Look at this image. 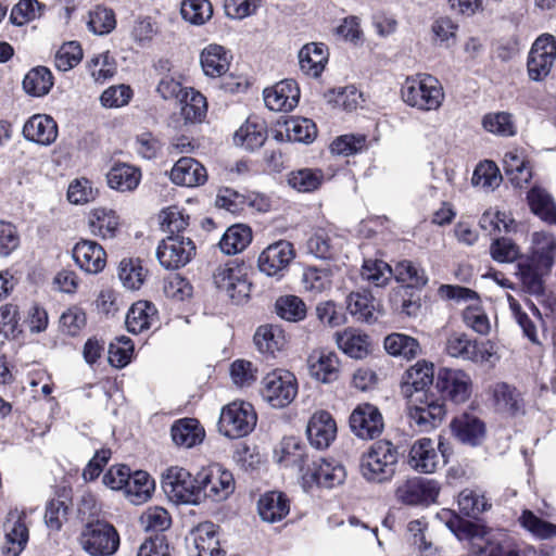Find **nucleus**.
Masks as SVG:
<instances>
[{
  "label": "nucleus",
  "instance_id": "nucleus-48",
  "mask_svg": "<svg viewBox=\"0 0 556 556\" xmlns=\"http://www.w3.org/2000/svg\"><path fill=\"white\" fill-rule=\"evenodd\" d=\"M266 138L267 131L264 122L248 119L247 123L235 132V141L251 151L261 148Z\"/></svg>",
  "mask_w": 556,
  "mask_h": 556
},
{
  "label": "nucleus",
  "instance_id": "nucleus-46",
  "mask_svg": "<svg viewBox=\"0 0 556 556\" xmlns=\"http://www.w3.org/2000/svg\"><path fill=\"white\" fill-rule=\"evenodd\" d=\"M139 168L127 164H115L106 174L110 188L118 191H130L139 185Z\"/></svg>",
  "mask_w": 556,
  "mask_h": 556
},
{
  "label": "nucleus",
  "instance_id": "nucleus-53",
  "mask_svg": "<svg viewBox=\"0 0 556 556\" xmlns=\"http://www.w3.org/2000/svg\"><path fill=\"white\" fill-rule=\"evenodd\" d=\"M277 315L292 323H298L306 317L307 308L304 301L292 294L279 296L275 303Z\"/></svg>",
  "mask_w": 556,
  "mask_h": 556
},
{
  "label": "nucleus",
  "instance_id": "nucleus-41",
  "mask_svg": "<svg viewBox=\"0 0 556 556\" xmlns=\"http://www.w3.org/2000/svg\"><path fill=\"white\" fill-rule=\"evenodd\" d=\"M527 200L534 215L551 225L556 224V204L546 190L532 187L527 194Z\"/></svg>",
  "mask_w": 556,
  "mask_h": 556
},
{
  "label": "nucleus",
  "instance_id": "nucleus-55",
  "mask_svg": "<svg viewBox=\"0 0 556 556\" xmlns=\"http://www.w3.org/2000/svg\"><path fill=\"white\" fill-rule=\"evenodd\" d=\"M21 315L15 304H4L0 307V334L7 340H16L24 331L20 324Z\"/></svg>",
  "mask_w": 556,
  "mask_h": 556
},
{
  "label": "nucleus",
  "instance_id": "nucleus-61",
  "mask_svg": "<svg viewBox=\"0 0 556 556\" xmlns=\"http://www.w3.org/2000/svg\"><path fill=\"white\" fill-rule=\"evenodd\" d=\"M172 522L168 511L161 506L148 507L141 514V526L146 533L163 534Z\"/></svg>",
  "mask_w": 556,
  "mask_h": 556
},
{
  "label": "nucleus",
  "instance_id": "nucleus-33",
  "mask_svg": "<svg viewBox=\"0 0 556 556\" xmlns=\"http://www.w3.org/2000/svg\"><path fill=\"white\" fill-rule=\"evenodd\" d=\"M312 459L313 456L309 455L307 446L299 438H283L279 462L286 467L296 468L302 476Z\"/></svg>",
  "mask_w": 556,
  "mask_h": 556
},
{
  "label": "nucleus",
  "instance_id": "nucleus-43",
  "mask_svg": "<svg viewBox=\"0 0 556 556\" xmlns=\"http://www.w3.org/2000/svg\"><path fill=\"white\" fill-rule=\"evenodd\" d=\"M252 241V231L249 226L238 224L230 226L219 241V248L226 255L242 252Z\"/></svg>",
  "mask_w": 556,
  "mask_h": 556
},
{
  "label": "nucleus",
  "instance_id": "nucleus-15",
  "mask_svg": "<svg viewBox=\"0 0 556 556\" xmlns=\"http://www.w3.org/2000/svg\"><path fill=\"white\" fill-rule=\"evenodd\" d=\"M200 481L204 498L207 497L215 502L226 500L235 491L233 475L218 464L202 469Z\"/></svg>",
  "mask_w": 556,
  "mask_h": 556
},
{
  "label": "nucleus",
  "instance_id": "nucleus-17",
  "mask_svg": "<svg viewBox=\"0 0 556 556\" xmlns=\"http://www.w3.org/2000/svg\"><path fill=\"white\" fill-rule=\"evenodd\" d=\"M439 484L432 479L416 477L406 480L396 490L397 498L407 505H429L439 495Z\"/></svg>",
  "mask_w": 556,
  "mask_h": 556
},
{
  "label": "nucleus",
  "instance_id": "nucleus-36",
  "mask_svg": "<svg viewBox=\"0 0 556 556\" xmlns=\"http://www.w3.org/2000/svg\"><path fill=\"white\" fill-rule=\"evenodd\" d=\"M285 136L287 141L311 143L317 136L315 123L306 117L292 116L283 122ZM277 140L283 139V132L277 131L275 135Z\"/></svg>",
  "mask_w": 556,
  "mask_h": 556
},
{
  "label": "nucleus",
  "instance_id": "nucleus-6",
  "mask_svg": "<svg viewBox=\"0 0 556 556\" xmlns=\"http://www.w3.org/2000/svg\"><path fill=\"white\" fill-rule=\"evenodd\" d=\"M197 254V247L190 237L185 235L167 236L156 248V258L167 270H177L189 264Z\"/></svg>",
  "mask_w": 556,
  "mask_h": 556
},
{
  "label": "nucleus",
  "instance_id": "nucleus-38",
  "mask_svg": "<svg viewBox=\"0 0 556 556\" xmlns=\"http://www.w3.org/2000/svg\"><path fill=\"white\" fill-rule=\"evenodd\" d=\"M308 367L311 375L324 383L332 382L339 377V358L331 351H320L317 355H311Z\"/></svg>",
  "mask_w": 556,
  "mask_h": 556
},
{
  "label": "nucleus",
  "instance_id": "nucleus-42",
  "mask_svg": "<svg viewBox=\"0 0 556 556\" xmlns=\"http://www.w3.org/2000/svg\"><path fill=\"white\" fill-rule=\"evenodd\" d=\"M181 104V115L186 122L200 123L207 113L206 98L193 88H185L179 99Z\"/></svg>",
  "mask_w": 556,
  "mask_h": 556
},
{
  "label": "nucleus",
  "instance_id": "nucleus-4",
  "mask_svg": "<svg viewBox=\"0 0 556 556\" xmlns=\"http://www.w3.org/2000/svg\"><path fill=\"white\" fill-rule=\"evenodd\" d=\"M445 414L444 402L432 393H417L408 399L407 418L416 431L429 432L438 428Z\"/></svg>",
  "mask_w": 556,
  "mask_h": 556
},
{
  "label": "nucleus",
  "instance_id": "nucleus-14",
  "mask_svg": "<svg viewBox=\"0 0 556 556\" xmlns=\"http://www.w3.org/2000/svg\"><path fill=\"white\" fill-rule=\"evenodd\" d=\"M294 257L293 244L287 240H279L269 244L260 254L257 265L265 275L281 278Z\"/></svg>",
  "mask_w": 556,
  "mask_h": 556
},
{
  "label": "nucleus",
  "instance_id": "nucleus-21",
  "mask_svg": "<svg viewBox=\"0 0 556 556\" xmlns=\"http://www.w3.org/2000/svg\"><path fill=\"white\" fill-rule=\"evenodd\" d=\"M445 352L451 357L469 361L476 364L486 363L492 356L491 352L476 340L465 333L451 334L445 343Z\"/></svg>",
  "mask_w": 556,
  "mask_h": 556
},
{
  "label": "nucleus",
  "instance_id": "nucleus-25",
  "mask_svg": "<svg viewBox=\"0 0 556 556\" xmlns=\"http://www.w3.org/2000/svg\"><path fill=\"white\" fill-rule=\"evenodd\" d=\"M434 366L426 361H418L406 370L401 386L402 394L410 399L417 393H429L426 389L433 383Z\"/></svg>",
  "mask_w": 556,
  "mask_h": 556
},
{
  "label": "nucleus",
  "instance_id": "nucleus-20",
  "mask_svg": "<svg viewBox=\"0 0 556 556\" xmlns=\"http://www.w3.org/2000/svg\"><path fill=\"white\" fill-rule=\"evenodd\" d=\"M551 271L533 263L532 260H526L520 256L516 263L515 275L520 282V290L523 293L541 298L545 295V278Z\"/></svg>",
  "mask_w": 556,
  "mask_h": 556
},
{
  "label": "nucleus",
  "instance_id": "nucleus-12",
  "mask_svg": "<svg viewBox=\"0 0 556 556\" xmlns=\"http://www.w3.org/2000/svg\"><path fill=\"white\" fill-rule=\"evenodd\" d=\"M435 389L441 395V401L448 400L460 404L471 394V379L464 370L443 367L437 374Z\"/></svg>",
  "mask_w": 556,
  "mask_h": 556
},
{
  "label": "nucleus",
  "instance_id": "nucleus-11",
  "mask_svg": "<svg viewBox=\"0 0 556 556\" xmlns=\"http://www.w3.org/2000/svg\"><path fill=\"white\" fill-rule=\"evenodd\" d=\"M556 60V40L549 34L541 35L528 55V75L533 81H542L549 74Z\"/></svg>",
  "mask_w": 556,
  "mask_h": 556
},
{
  "label": "nucleus",
  "instance_id": "nucleus-23",
  "mask_svg": "<svg viewBox=\"0 0 556 556\" xmlns=\"http://www.w3.org/2000/svg\"><path fill=\"white\" fill-rule=\"evenodd\" d=\"M306 434L311 445L317 450L328 448L337 435V424L330 413L319 410L308 420Z\"/></svg>",
  "mask_w": 556,
  "mask_h": 556
},
{
  "label": "nucleus",
  "instance_id": "nucleus-64",
  "mask_svg": "<svg viewBox=\"0 0 556 556\" xmlns=\"http://www.w3.org/2000/svg\"><path fill=\"white\" fill-rule=\"evenodd\" d=\"M362 278L374 283L377 287L384 286L393 270L390 265L381 260H365L361 270Z\"/></svg>",
  "mask_w": 556,
  "mask_h": 556
},
{
  "label": "nucleus",
  "instance_id": "nucleus-3",
  "mask_svg": "<svg viewBox=\"0 0 556 556\" xmlns=\"http://www.w3.org/2000/svg\"><path fill=\"white\" fill-rule=\"evenodd\" d=\"M397 464V448L390 441L376 442L361 458L362 476L371 482H384L391 479Z\"/></svg>",
  "mask_w": 556,
  "mask_h": 556
},
{
  "label": "nucleus",
  "instance_id": "nucleus-26",
  "mask_svg": "<svg viewBox=\"0 0 556 556\" xmlns=\"http://www.w3.org/2000/svg\"><path fill=\"white\" fill-rule=\"evenodd\" d=\"M22 134L25 140L47 147L55 141L58 125L49 115L35 114L25 122Z\"/></svg>",
  "mask_w": 556,
  "mask_h": 556
},
{
  "label": "nucleus",
  "instance_id": "nucleus-60",
  "mask_svg": "<svg viewBox=\"0 0 556 556\" xmlns=\"http://www.w3.org/2000/svg\"><path fill=\"white\" fill-rule=\"evenodd\" d=\"M87 27L98 36L110 34L116 27L114 11L106 7L97 5L94 10L89 12Z\"/></svg>",
  "mask_w": 556,
  "mask_h": 556
},
{
  "label": "nucleus",
  "instance_id": "nucleus-51",
  "mask_svg": "<svg viewBox=\"0 0 556 556\" xmlns=\"http://www.w3.org/2000/svg\"><path fill=\"white\" fill-rule=\"evenodd\" d=\"M438 516L458 540L481 539L478 526L464 520L454 511L444 509Z\"/></svg>",
  "mask_w": 556,
  "mask_h": 556
},
{
  "label": "nucleus",
  "instance_id": "nucleus-1",
  "mask_svg": "<svg viewBox=\"0 0 556 556\" xmlns=\"http://www.w3.org/2000/svg\"><path fill=\"white\" fill-rule=\"evenodd\" d=\"M79 544L90 556H113L119 549L121 538L111 522L97 518L84 525Z\"/></svg>",
  "mask_w": 556,
  "mask_h": 556
},
{
  "label": "nucleus",
  "instance_id": "nucleus-56",
  "mask_svg": "<svg viewBox=\"0 0 556 556\" xmlns=\"http://www.w3.org/2000/svg\"><path fill=\"white\" fill-rule=\"evenodd\" d=\"M159 218L161 229L168 232V236L184 235L190 220L189 215L176 205L163 208Z\"/></svg>",
  "mask_w": 556,
  "mask_h": 556
},
{
  "label": "nucleus",
  "instance_id": "nucleus-45",
  "mask_svg": "<svg viewBox=\"0 0 556 556\" xmlns=\"http://www.w3.org/2000/svg\"><path fill=\"white\" fill-rule=\"evenodd\" d=\"M88 225L94 236L106 239L115 237L118 223L114 211L99 207L90 212Z\"/></svg>",
  "mask_w": 556,
  "mask_h": 556
},
{
  "label": "nucleus",
  "instance_id": "nucleus-28",
  "mask_svg": "<svg viewBox=\"0 0 556 556\" xmlns=\"http://www.w3.org/2000/svg\"><path fill=\"white\" fill-rule=\"evenodd\" d=\"M454 435L464 444L478 446L485 437V424L478 417L463 414L451 422Z\"/></svg>",
  "mask_w": 556,
  "mask_h": 556
},
{
  "label": "nucleus",
  "instance_id": "nucleus-31",
  "mask_svg": "<svg viewBox=\"0 0 556 556\" xmlns=\"http://www.w3.org/2000/svg\"><path fill=\"white\" fill-rule=\"evenodd\" d=\"M328 56V48L325 43H306L299 52L300 68L305 75L316 78L325 70Z\"/></svg>",
  "mask_w": 556,
  "mask_h": 556
},
{
  "label": "nucleus",
  "instance_id": "nucleus-27",
  "mask_svg": "<svg viewBox=\"0 0 556 556\" xmlns=\"http://www.w3.org/2000/svg\"><path fill=\"white\" fill-rule=\"evenodd\" d=\"M170 180L178 186L198 187L207 180L205 167L195 159L182 156L170 170Z\"/></svg>",
  "mask_w": 556,
  "mask_h": 556
},
{
  "label": "nucleus",
  "instance_id": "nucleus-18",
  "mask_svg": "<svg viewBox=\"0 0 556 556\" xmlns=\"http://www.w3.org/2000/svg\"><path fill=\"white\" fill-rule=\"evenodd\" d=\"M189 556H223L219 546L217 526L211 521L202 522L193 528L187 536Z\"/></svg>",
  "mask_w": 556,
  "mask_h": 556
},
{
  "label": "nucleus",
  "instance_id": "nucleus-47",
  "mask_svg": "<svg viewBox=\"0 0 556 556\" xmlns=\"http://www.w3.org/2000/svg\"><path fill=\"white\" fill-rule=\"evenodd\" d=\"M25 515L18 516L7 531V546L2 548L3 556H20L25 549L29 540V531L25 523Z\"/></svg>",
  "mask_w": 556,
  "mask_h": 556
},
{
  "label": "nucleus",
  "instance_id": "nucleus-2",
  "mask_svg": "<svg viewBox=\"0 0 556 556\" xmlns=\"http://www.w3.org/2000/svg\"><path fill=\"white\" fill-rule=\"evenodd\" d=\"M405 103L422 111L437 110L444 99L440 81L432 75L419 74L408 77L402 87Z\"/></svg>",
  "mask_w": 556,
  "mask_h": 556
},
{
  "label": "nucleus",
  "instance_id": "nucleus-10",
  "mask_svg": "<svg viewBox=\"0 0 556 556\" xmlns=\"http://www.w3.org/2000/svg\"><path fill=\"white\" fill-rule=\"evenodd\" d=\"M346 479L344 466L336 459L318 458L312 459L302 475L304 489L314 486L333 489L343 484Z\"/></svg>",
  "mask_w": 556,
  "mask_h": 556
},
{
  "label": "nucleus",
  "instance_id": "nucleus-37",
  "mask_svg": "<svg viewBox=\"0 0 556 556\" xmlns=\"http://www.w3.org/2000/svg\"><path fill=\"white\" fill-rule=\"evenodd\" d=\"M200 63L206 76L220 77L229 70L230 55L223 46L211 43L201 52Z\"/></svg>",
  "mask_w": 556,
  "mask_h": 556
},
{
  "label": "nucleus",
  "instance_id": "nucleus-8",
  "mask_svg": "<svg viewBox=\"0 0 556 556\" xmlns=\"http://www.w3.org/2000/svg\"><path fill=\"white\" fill-rule=\"evenodd\" d=\"M262 396L274 408L287 407L298 394V382L288 370H274L262 381Z\"/></svg>",
  "mask_w": 556,
  "mask_h": 556
},
{
  "label": "nucleus",
  "instance_id": "nucleus-30",
  "mask_svg": "<svg viewBox=\"0 0 556 556\" xmlns=\"http://www.w3.org/2000/svg\"><path fill=\"white\" fill-rule=\"evenodd\" d=\"M503 169L508 180L516 188H522L532 178L530 162L523 152L518 149L507 151L504 154Z\"/></svg>",
  "mask_w": 556,
  "mask_h": 556
},
{
  "label": "nucleus",
  "instance_id": "nucleus-57",
  "mask_svg": "<svg viewBox=\"0 0 556 556\" xmlns=\"http://www.w3.org/2000/svg\"><path fill=\"white\" fill-rule=\"evenodd\" d=\"M519 522L522 528L538 539L548 540L556 538V525L544 520L529 509H525L521 513Z\"/></svg>",
  "mask_w": 556,
  "mask_h": 556
},
{
  "label": "nucleus",
  "instance_id": "nucleus-13",
  "mask_svg": "<svg viewBox=\"0 0 556 556\" xmlns=\"http://www.w3.org/2000/svg\"><path fill=\"white\" fill-rule=\"evenodd\" d=\"M349 425L351 431L362 440H374L384 429L380 409L370 403L358 404L350 415Z\"/></svg>",
  "mask_w": 556,
  "mask_h": 556
},
{
  "label": "nucleus",
  "instance_id": "nucleus-7",
  "mask_svg": "<svg viewBox=\"0 0 556 556\" xmlns=\"http://www.w3.org/2000/svg\"><path fill=\"white\" fill-rule=\"evenodd\" d=\"M253 406L247 402H232L222 409L218 428L220 433L230 439L248 435L256 425Z\"/></svg>",
  "mask_w": 556,
  "mask_h": 556
},
{
  "label": "nucleus",
  "instance_id": "nucleus-5",
  "mask_svg": "<svg viewBox=\"0 0 556 556\" xmlns=\"http://www.w3.org/2000/svg\"><path fill=\"white\" fill-rule=\"evenodd\" d=\"M200 471L192 476L182 467H170L163 478V489L178 504L199 505L204 498Z\"/></svg>",
  "mask_w": 556,
  "mask_h": 556
},
{
  "label": "nucleus",
  "instance_id": "nucleus-54",
  "mask_svg": "<svg viewBox=\"0 0 556 556\" xmlns=\"http://www.w3.org/2000/svg\"><path fill=\"white\" fill-rule=\"evenodd\" d=\"M46 4L38 0H20L13 5L9 21L12 25L21 27L24 24L39 18L46 11Z\"/></svg>",
  "mask_w": 556,
  "mask_h": 556
},
{
  "label": "nucleus",
  "instance_id": "nucleus-9",
  "mask_svg": "<svg viewBox=\"0 0 556 556\" xmlns=\"http://www.w3.org/2000/svg\"><path fill=\"white\" fill-rule=\"evenodd\" d=\"M215 287L224 291L233 303L241 304L250 298L252 283L244 265L226 264L213 273Z\"/></svg>",
  "mask_w": 556,
  "mask_h": 556
},
{
  "label": "nucleus",
  "instance_id": "nucleus-63",
  "mask_svg": "<svg viewBox=\"0 0 556 556\" xmlns=\"http://www.w3.org/2000/svg\"><path fill=\"white\" fill-rule=\"evenodd\" d=\"M458 507L463 515L469 518H478L491 507L486 498L472 490H464L458 495Z\"/></svg>",
  "mask_w": 556,
  "mask_h": 556
},
{
  "label": "nucleus",
  "instance_id": "nucleus-32",
  "mask_svg": "<svg viewBox=\"0 0 556 556\" xmlns=\"http://www.w3.org/2000/svg\"><path fill=\"white\" fill-rule=\"evenodd\" d=\"M408 464L419 472L431 473L439 465V455L431 439L422 438L410 447Z\"/></svg>",
  "mask_w": 556,
  "mask_h": 556
},
{
  "label": "nucleus",
  "instance_id": "nucleus-29",
  "mask_svg": "<svg viewBox=\"0 0 556 556\" xmlns=\"http://www.w3.org/2000/svg\"><path fill=\"white\" fill-rule=\"evenodd\" d=\"M526 260L552 270L556 257V238L553 233L539 231L532 235V245L529 253L521 255Z\"/></svg>",
  "mask_w": 556,
  "mask_h": 556
},
{
  "label": "nucleus",
  "instance_id": "nucleus-22",
  "mask_svg": "<svg viewBox=\"0 0 556 556\" xmlns=\"http://www.w3.org/2000/svg\"><path fill=\"white\" fill-rule=\"evenodd\" d=\"M265 105L271 111H291L300 100V88L295 80L283 79L263 91Z\"/></svg>",
  "mask_w": 556,
  "mask_h": 556
},
{
  "label": "nucleus",
  "instance_id": "nucleus-50",
  "mask_svg": "<svg viewBox=\"0 0 556 556\" xmlns=\"http://www.w3.org/2000/svg\"><path fill=\"white\" fill-rule=\"evenodd\" d=\"M384 349L392 356H402L406 359L416 357L420 352L418 341L404 333H391L384 339Z\"/></svg>",
  "mask_w": 556,
  "mask_h": 556
},
{
  "label": "nucleus",
  "instance_id": "nucleus-34",
  "mask_svg": "<svg viewBox=\"0 0 556 556\" xmlns=\"http://www.w3.org/2000/svg\"><path fill=\"white\" fill-rule=\"evenodd\" d=\"M257 510L262 520L278 522L290 511V503L282 492L271 491L262 495L257 502Z\"/></svg>",
  "mask_w": 556,
  "mask_h": 556
},
{
  "label": "nucleus",
  "instance_id": "nucleus-35",
  "mask_svg": "<svg viewBox=\"0 0 556 556\" xmlns=\"http://www.w3.org/2000/svg\"><path fill=\"white\" fill-rule=\"evenodd\" d=\"M170 437L175 445L191 448L203 441L205 432L197 419L182 418L173 424Z\"/></svg>",
  "mask_w": 556,
  "mask_h": 556
},
{
  "label": "nucleus",
  "instance_id": "nucleus-52",
  "mask_svg": "<svg viewBox=\"0 0 556 556\" xmlns=\"http://www.w3.org/2000/svg\"><path fill=\"white\" fill-rule=\"evenodd\" d=\"M375 300L369 292L351 293L348 298L346 308L359 321L372 323L375 318Z\"/></svg>",
  "mask_w": 556,
  "mask_h": 556
},
{
  "label": "nucleus",
  "instance_id": "nucleus-39",
  "mask_svg": "<svg viewBox=\"0 0 556 556\" xmlns=\"http://www.w3.org/2000/svg\"><path fill=\"white\" fill-rule=\"evenodd\" d=\"M54 77L47 66H36L29 70L23 78V90L30 97L41 98L50 92Z\"/></svg>",
  "mask_w": 556,
  "mask_h": 556
},
{
  "label": "nucleus",
  "instance_id": "nucleus-49",
  "mask_svg": "<svg viewBox=\"0 0 556 556\" xmlns=\"http://www.w3.org/2000/svg\"><path fill=\"white\" fill-rule=\"evenodd\" d=\"M393 275L400 282L407 283L410 288L421 289L428 283L426 270L409 260H402L396 263Z\"/></svg>",
  "mask_w": 556,
  "mask_h": 556
},
{
  "label": "nucleus",
  "instance_id": "nucleus-19",
  "mask_svg": "<svg viewBox=\"0 0 556 556\" xmlns=\"http://www.w3.org/2000/svg\"><path fill=\"white\" fill-rule=\"evenodd\" d=\"M490 393L497 413L510 417L525 415L526 402L522 393L515 386L498 381L490 388Z\"/></svg>",
  "mask_w": 556,
  "mask_h": 556
},
{
  "label": "nucleus",
  "instance_id": "nucleus-62",
  "mask_svg": "<svg viewBox=\"0 0 556 556\" xmlns=\"http://www.w3.org/2000/svg\"><path fill=\"white\" fill-rule=\"evenodd\" d=\"M182 18L193 25H202L213 14L208 0H184L180 8Z\"/></svg>",
  "mask_w": 556,
  "mask_h": 556
},
{
  "label": "nucleus",
  "instance_id": "nucleus-59",
  "mask_svg": "<svg viewBox=\"0 0 556 556\" xmlns=\"http://www.w3.org/2000/svg\"><path fill=\"white\" fill-rule=\"evenodd\" d=\"M323 180V172L312 168L292 172L288 177V184L299 192H313L320 187Z\"/></svg>",
  "mask_w": 556,
  "mask_h": 556
},
{
  "label": "nucleus",
  "instance_id": "nucleus-40",
  "mask_svg": "<svg viewBox=\"0 0 556 556\" xmlns=\"http://www.w3.org/2000/svg\"><path fill=\"white\" fill-rule=\"evenodd\" d=\"M254 343L260 353L275 356L286 343L285 332L278 325H262L256 329Z\"/></svg>",
  "mask_w": 556,
  "mask_h": 556
},
{
  "label": "nucleus",
  "instance_id": "nucleus-24",
  "mask_svg": "<svg viewBox=\"0 0 556 556\" xmlns=\"http://www.w3.org/2000/svg\"><path fill=\"white\" fill-rule=\"evenodd\" d=\"M77 266L87 274H98L103 270L106 263L104 249L96 241L80 240L72 251Z\"/></svg>",
  "mask_w": 556,
  "mask_h": 556
},
{
  "label": "nucleus",
  "instance_id": "nucleus-16",
  "mask_svg": "<svg viewBox=\"0 0 556 556\" xmlns=\"http://www.w3.org/2000/svg\"><path fill=\"white\" fill-rule=\"evenodd\" d=\"M102 483L113 491H122L131 504L139 505V469L131 471L125 464L112 465L104 472Z\"/></svg>",
  "mask_w": 556,
  "mask_h": 556
},
{
  "label": "nucleus",
  "instance_id": "nucleus-58",
  "mask_svg": "<svg viewBox=\"0 0 556 556\" xmlns=\"http://www.w3.org/2000/svg\"><path fill=\"white\" fill-rule=\"evenodd\" d=\"M134 352L132 340L126 336L118 337L109 344L108 362L114 368H124L131 362Z\"/></svg>",
  "mask_w": 556,
  "mask_h": 556
},
{
  "label": "nucleus",
  "instance_id": "nucleus-44",
  "mask_svg": "<svg viewBox=\"0 0 556 556\" xmlns=\"http://www.w3.org/2000/svg\"><path fill=\"white\" fill-rule=\"evenodd\" d=\"M338 348L348 356L362 359L369 353V337L354 330L337 334Z\"/></svg>",
  "mask_w": 556,
  "mask_h": 556
}]
</instances>
